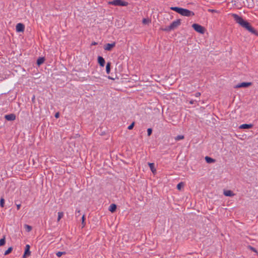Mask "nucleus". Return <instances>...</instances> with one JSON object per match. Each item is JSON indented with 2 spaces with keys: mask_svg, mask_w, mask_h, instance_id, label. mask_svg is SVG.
I'll return each instance as SVG.
<instances>
[{
  "mask_svg": "<svg viewBox=\"0 0 258 258\" xmlns=\"http://www.w3.org/2000/svg\"><path fill=\"white\" fill-rule=\"evenodd\" d=\"M232 16L235 22L239 24L241 27L245 28L251 33L254 34L255 35H258V32L251 27L248 22L243 20L241 17H240L236 14H232Z\"/></svg>",
  "mask_w": 258,
  "mask_h": 258,
  "instance_id": "nucleus-1",
  "label": "nucleus"
},
{
  "mask_svg": "<svg viewBox=\"0 0 258 258\" xmlns=\"http://www.w3.org/2000/svg\"><path fill=\"white\" fill-rule=\"evenodd\" d=\"M170 9L171 10L177 12V13L183 16L190 17L195 15V14L193 12L190 11L187 9L176 7H171Z\"/></svg>",
  "mask_w": 258,
  "mask_h": 258,
  "instance_id": "nucleus-2",
  "label": "nucleus"
},
{
  "mask_svg": "<svg viewBox=\"0 0 258 258\" xmlns=\"http://www.w3.org/2000/svg\"><path fill=\"white\" fill-rule=\"evenodd\" d=\"M109 3L112 5L119 6H127L128 5V3L127 2L122 0H113L110 2Z\"/></svg>",
  "mask_w": 258,
  "mask_h": 258,
  "instance_id": "nucleus-3",
  "label": "nucleus"
},
{
  "mask_svg": "<svg viewBox=\"0 0 258 258\" xmlns=\"http://www.w3.org/2000/svg\"><path fill=\"white\" fill-rule=\"evenodd\" d=\"M192 27L196 31L201 34H204L205 32V28L199 24H193Z\"/></svg>",
  "mask_w": 258,
  "mask_h": 258,
  "instance_id": "nucleus-4",
  "label": "nucleus"
},
{
  "mask_svg": "<svg viewBox=\"0 0 258 258\" xmlns=\"http://www.w3.org/2000/svg\"><path fill=\"white\" fill-rule=\"evenodd\" d=\"M180 20L177 19L176 21L172 22L169 26L172 30L178 27L180 25Z\"/></svg>",
  "mask_w": 258,
  "mask_h": 258,
  "instance_id": "nucleus-5",
  "label": "nucleus"
},
{
  "mask_svg": "<svg viewBox=\"0 0 258 258\" xmlns=\"http://www.w3.org/2000/svg\"><path fill=\"white\" fill-rule=\"evenodd\" d=\"M252 85L251 82H242L237 84L236 86V88H246Z\"/></svg>",
  "mask_w": 258,
  "mask_h": 258,
  "instance_id": "nucleus-6",
  "label": "nucleus"
},
{
  "mask_svg": "<svg viewBox=\"0 0 258 258\" xmlns=\"http://www.w3.org/2000/svg\"><path fill=\"white\" fill-rule=\"evenodd\" d=\"M16 29L17 32H23L24 31L25 26L22 23H18L16 26Z\"/></svg>",
  "mask_w": 258,
  "mask_h": 258,
  "instance_id": "nucleus-7",
  "label": "nucleus"
},
{
  "mask_svg": "<svg viewBox=\"0 0 258 258\" xmlns=\"http://www.w3.org/2000/svg\"><path fill=\"white\" fill-rule=\"evenodd\" d=\"M5 118L7 120L13 121V120H14L16 119V115L14 114H13V113H11V114H7V115H6L5 116Z\"/></svg>",
  "mask_w": 258,
  "mask_h": 258,
  "instance_id": "nucleus-8",
  "label": "nucleus"
},
{
  "mask_svg": "<svg viewBox=\"0 0 258 258\" xmlns=\"http://www.w3.org/2000/svg\"><path fill=\"white\" fill-rule=\"evenodd\" d=\"M115 43L114 42L112 43H107L104 47L105 50L110 51L113 47L115 46Z\"/></svg>",
  "mask_w": 258,
  "mask_h": 258,
  "instance_id": "nucleus-9",
  "label": "nucleus"
},
{
  "mask_svg": "<svg viewBox=\"0 0 258 258\" xmlns=\"http://www.w3.org/2000/svg\"><path fill=\"white\" fill-rule=\"evenodd\" d=\"M253 126L252 124H242L239 127L240 129H248L251 128Z\"/></svg>",
  "mask_w": 258,
  "mask_h": 258,
  "instance_id": "nucleus-10",
  "label": "nucleus"
},
{
  "mask_svg": "<svg viewBox=\"0 0 258 258\" xmlns=\"http://www.w3.org/2000/svg\"><path fill=\"white\" fill-rule=\"evenodd\" d=\"M98 62L101 67H104L105 65V60L102 56H98Z\"/></svg>",
  "mask_w": 258,
  "mask_h": 258,
  "instance_id": "nucleus-11",
  "label": "nucleus"
},
{
  "mask_svg": "<svg viewBox=\"0 0 258 258\" xmlns=\"http://www.w3.org/2000/svg\"><path fill=\"white\" fill-rule=\"evenodd\" d=\"M224 195L227 197H232L234 196V194L230 190H226L224 191Z\"/></svg>",
  "mask_w": 258,
  "mask_h": 258,
  "instance_id": "nucleus-12",
  "label": "nucleus"
},
{
  "mask_svg": "<svg viewBox=\"0 0 258 258\" xmlns=\"http://www.w3.org/2000/svg\"><path fill=\"white\" fill-rule=\"evenodd\" d=\"M116 209V205L114 204H112L110 205L109 208V211L111 213H113L115 211Z\"/></svg>",
  "mask_w": 258,
  "mask_h": 258,
  "instance_id": "nucleus-13",
  "label": "nucleus"
},
{
  "mask_svg": "<svg viewBox=\"0 0 258 258\" xmlns=\"http://www.w3.org/2000/svg\"><path fill=\"white\" fill-rule=\"evenodd\" d=\"M149 166L152 171L154 173L156 172V169L154 168V164L153 163H148Z\"/></svg>",
  "mask_w": 258,
  "mask_h": 258,
  "instance_id": "nucleus-14",
  "label": "nucleus"
},
{
  "mask_svg": "<svg viewBox=\"0 0 258 258\" xmlns=\"http://www.w3.org/2000/svg\"><path fill=\"white\" fill-rule=\"evenodd\" d=\"M205 160H206V162L208 163H214L215 161V159H214L211 157H209L208 156H206L205 157Z\"/></svg>",
  "mask_w": 258,
  "mask_h": 258,
  "instance_id": "nucleus-15",
  "label": "nucleus"
},
{
  "mask_svg": "<svg viewBox=\"0 0 258 258\" xmlns=\"http://www.w3.org/2000/svg\"><path fill=\"white\" fill-rule=\"evenodd\" d=\"M31 254V251L30 250L25 249V252L23 255V258H26L27 256H29Z\"/></svg>",
  "mask_w": 258,
  "mask_h": 258,
  "instance_id": "nucleus-16",
  "label": "nucleus"
},
{
  "mask_svg": "<svg viewBox=\"0 0 258 258\" xmlns=\"http://www.w3.org/2000/svg\"><path fill=\"white\" fill-rule=\"evenodd\" d=\"M44 61V58L43 57H39L37 60V63L38 66L42 64Z\"/></svg>",
  "mask_w": 258,
  "mask_h": 258,
  "instance_id": "nucleus-17",
  "label": "nucleus"
},
{
  "mask_svg": "<svg viewBox=\"0 0 258 258\" xmlns=\"http://www.w3.org/2000/svg\"><path fill=\"white\" fill-rule=\"evenodd\" d=\"M110 65H111V63L108 62H107L106 66V71L107 74H109L110 71Z\"/></svg>",
  "mask_w": 258,
  "mask_h": 258,
  "instance_id": "nucleus-18",
  "label": "nucleus"
},
{
  "mask_svg": "<svg viewBox=\"0 0 258 258\" xmlns=\"http://www.w3.org/2000/svg\"><path fill=\"white\" fill-rule=\"evenodd\" d=\"M64 214L62 212H59L58 213V217L57 221V222L59 221V220L63 217Z\"/></svg>",
  "mask_w": 258,
  "mask_h": 258,
  "instance_id": "nucleus-19",
  "label": "nucleus"
},
{
  "mask_svg": "<svg viewBox=\"0 0 258 258\" xmlns=\"http://www.w3.org/2000/svg\"><path fill=\"white\" fill-rule=\"evenodd\" d=\"M24 227L27 232H30L32 230V227L31 226L25 224Z\"/></svg>",
  "mask_w": 258,
  "mask_h": 258,
  "instance_id": "nucleus-20",
  "label": "nucleus"
},
{
  "mask_svg": "<svg viewBox=\"0 0 258 258\" xmlns=\"http://www.w3.org/2000/svg\"><path fill=\"white\" fill-rule=\"evenodd\" d=\"M184 138V136L183 135H178L175 137V140L176 141H179L183 139Z\"/></svg>",
  "mask_w": 258,
  "mask_h": 258,
  "instance_id": "nucleus-21",
  "label": "nucleus"
},
{
  "mask_svg": "<svg viewBox=\"0 0 258 258\" xmlns=\"http://www.w3.org/2000/svg\"><path fill=\"white\" fill-rule=\"evenodd\" d=\"M13 250V248L12 247H9L5 252V253L4 254L5 255H8L11 252V251H12Z\"/></svg>",
  "mask_w": 258,
  "mask_h": 258,
  "instance_id": "nucleus-22",
  "label": "nucleus"
},
{
  "mask_svg": "<svg viewBox=\"0 0 258 258\" xmlns=\"http://www.w3.org/2000/svg\"><path fill=\"white\" fill-rule=\"evenodd\" d=\"M6 243L5 237L0 239V246L4 245Z\"/></svg>",
  "mask_w": 258,
  "mask_h": 258,
  "instance_id": "nucleus-23",
  "label": "nucleus"
},
{
  "mask_svg": "<svg viewBox=\"0 0 258 258\" xmlns=\"http://www.w3.org/2000/svg\"><path fill=\"white\" fill-rule=\"evenodd\" d=\"M184 185V184L183 183V182H180L177 185V188L178 189V190H180L181 187H182Z\"/></svg>",
  "mask_w": 258,
  "mask_h": 258,
  "instance_id": "nucleus-24",
  "label": "nucleus"
},
{
  "mask_svg": "<svg viewBox=\"0 0 258 258\" xmlns=\"http://www.w3.org/2000/svg\"><path fill=\"white\" fill-rule=\"evenodd\" d=\"M248 248L249 249H250V250H251L252 251H253L254 252H255L257 254H258V252H257V250L255 248H254L253 247H252L251 246L249 245L248 246Z\"/></svg>",
  "mask_w": 258,
  "mask_h": 258,
  "instance_id": "nucleus-25",
  "label": "nucleus"
},
{
  "mask_svg": "<svg viewBox=\"0 0 258 258\" xmlns=\"http://www.w3.org/2000/svg\"><path fill=\"white\" fill-rule=\"evenodd\" d=\"M142 23L144 24H147L150 23V20L148 19L144 18L143 19Z\"/></svg>",
  "mask_w": 258,
  "mask_h": 258,
  "instance_id": "nucleus-26",
  "label": "nucleus"
},
{
  "mask_svg": "<svg viewBox=\"0 0 258 258\" xmlns=\"http://www.w3.org/2000/svg\"><path fill=\"white\" fill-rule=\"evenodd\" d=\"M66 253V252L64 251H63V252H61V251H58L56 253V255L58 256V257H60L62 254H64Z\"/></svg>",
  "mask_w": 258,
  "mask_h": 258,
  "instance_id": "nucleus-27",
  "label": "nucleus"
},
{
  "mask_svg": "<svg viewBox=\"0 0 258 258\" xmlns=\"http://www.w3.org/2000/svg\"><path fill=\"white\" fill-rule=\"evenodd\" d=\"M5 200L3 198H1L0 201V206L1 207H4Z\"/></svg>",
  "mask_w": 258,
  "mask_h": 258,
  "instance_id": "nucleus-28",
  "label": "nucleus"
},
{
  "mask_svg": "<svg viewBox=\"0 0 258 258\" xmlns=\"http://www.w3.org/2000/svg\"><path fill=\"white\" fill-rule=\"evenodd\" d=\"M162 30L164 31H170L171 30V29L170 28V26H167L166 27V28H164V29H162Z\"/></svg>",
  "mask_w": 258,
  "mask_h": 258,
  "instance_id": "nucleus-29",
  "label": "nucleus"
},
{
  "mask_svg": "<svg viewBox=\"0 0 258 258\" xmlns=\"http://www.w3.org/2000/svg\"><path fill=\"white\" fill-rule=\"evenodd\" d=\"M82 224L83 225V227H84L85 225V215H83L82 217Z\"/></svg>",
  "mask_w": 258,
  "mask_h": 258,
  "instance_id": "nucleus-30",
  "label": "nucleus"
},
{
  "mask_svg": "<svg viewBox=\"0 0 258 258\" xmlns=\"http://www.w3.org/2000/svg\"><path fill=\"white\" fill-rule=\"evenodd\" d=\"M152 133V128H149L147 130V134H148V136H150L151 135Z\"/></svg>",
  "mask_w": 258,
  "mask_h": 258,
  "instance_id": "nucleus-31",
  "label": "nucleus"
},
{
  "mask_svg": "<svg viewBox=\"0 0 258 258\" xmlns=\"http://www.w3.org/2000/svg\"><path fill=\"white\" fill-rule=\"evenodd\" d=\"M134 122H133L131 124H130L128 126L127 128L128 130H131L133 129V128L134 127Z\"/></svg>",
  "mask_w": 258,
  "mask_h": 258,
  "instance_id": "nucleus-32",
  "label": "nucleus"
},
{
  "mask_svg": "<svg viewBox=\"0 0 258 258\" xmlns=\"http://www.w3.org/2000/svg\"><path fill=\"white\" fill-rule=\"evenodd\" d=\"M80 210H76V215L77 217L79 216L80 215Z\"/></svg>",
  "mask_w": 258,
  "mask_h": 258,
  "instance_id": "nucleus-33",
  "label": "nucleus"
},
{
  "mask_svg": "<svg viewBox=\"0 0 258 258\" xmlns=\"http://www.w3.org/2000/svg\"><path fill=\"white\" fill-rule=\"evenodd\" d=\"M201 94L200 92H197L195 94V96L196 97H199L201 96Z\"/></svg>",
  "mask_w": 258,
  "mask_h": 258,
  "instance_id": "nucleus-34",
  "label": "nucleus"
},
{
  "mask_svg": "<svg viewBox=\"0 0 258 258\" xmlns=\"http://www.w3.org/2000/svg\"><path fill=\"white\" fill-rule=\"evenodd\" d=\"M208 11L211 13H216L217 12L216 10L213 9H209Z\"/></svg>",
  "mask_w": 258,
  "mask_h": 258,
  "instance_id": "nucleus-35",
  "label": "nucleus"
},
{
  "mask_svg": "<svg viewBox=\"0 0 258 258\" xmlns=\"http://www.w3.org/2000/svg\"><path fill=\"white\" fill-rule=\"evenodd\" d=\"M55 117L57 118L59 117V112H56L55 114Z\"/></svg>",
  "mask_w": 258,
  "mask_h": 258,
  "instance_id": "nucleus-36",
  "label": "nucleus"
},
{
  "mask_svg": "<svg viewBox=\"0 0 258 258\" xmlns=\"http://www.w3.org/2000/svg\"><path fill=\"white\" fill-rule=\"evenodd\" d=\"M196 102V100H190V101H189V103H190V104H194V103H195V102Z\"/></svg>",
  "mask_w": 258,
  "mask_h": 258,
  "instance_id": "nucleus-37",
  "label": "nucleus"
},
{
  "mask_svg": "<svg viewBox=\"0 0 258 258\" xmlns=\"http://www.w3.org/2000/svg\"><path fill=\"white\" fill-rule=\"evenodd\" d=\"M30 245L29 244H27L26 245V247H25V249H28V250H30Z\"/></svg>",
  "mask_w": 258,
  "mask_h": 258,
  "instance_id": "nucleus-38",
  "label": "nucleus"
},
{
  "mask_svg": "<svg viewBox=\"0 0 258 258\" xmlns=\"http://www.w3.org/2000/svg\"><path fill=\"white\" fill-rule=\"evenodd\" d=\"M20 206H21V205H18L17 206V209H18V210H19V209H20Z\"/></svg>",
  "mask_w": 258,
  "mask_h": 258,
  "instance_id": "nucleus-39",
  "label": "nucleus"
},
{
  "mask_svg": "<svg viewBox=\"0 0 258 258\" xmlns=\"http://www.w3.org/2000/svg\"><path fill=\"white\" fill-rule=\"evenodd\" d=\"M97 44V42H94L92 43V45H96Z\"/></svg>",
  "mask_w": 258,
  "mask_h": 258,
  "instance_id": "nucleus-40",
  "label": "nucleus"
},
{
  "mask_svg": "<svg viewBox=\"0 0 258 258\" xmlns=\"http://www.w3.org/2000/svg\"><path fill=\"white\" fill-rule=\"evenodd\" d=\"M108 78L110 79H113L112 78H110V77H108Z\"/></svg>",
  "mask_w": 258,
  "mask_h": 258,
  "instance_id": "nucleus-41",
  "label": "nucleus"
},
{
  "mask_svg": "<svg viewBox=\"0 0 258 258\" xmlns=\"http://www.w3.org/2000/svg\"><path fill=\"white\" fill-rule=\"evenodd\" d=\"M35 99V96H34L32 98V99Z\"/></svg>",
  "mask_w": 258,
  "mask_h": 258,
  "instance_id": "nucleus-42",
  "label": "nucleus"
}]
</instances>
